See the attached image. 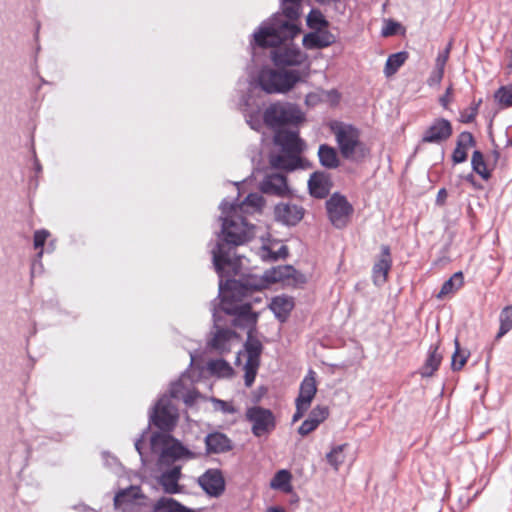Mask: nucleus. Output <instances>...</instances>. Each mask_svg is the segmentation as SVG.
<instances>
[{
  "label": "nucleus",
  "instance_id": "37",
  "mask_svg": "<svg viewBox=\"0 0 512 512\" xmlns=\"http://www.w3.org/2000/svg\"><path fill=\"white\" fill-rule=\"evenodd\" d=\"M408 59V53L405 51H400L394 54H391L385 64L384 74L387 77L394 75L398 69L405 63Z\"/></svg>",
  "mask_w": 512,
  "mask_h": 512
},
{
  "label": "nucleus",
  "instance_id": "54",
  "mask_svg": "<svg viewBox=\"0 0 512 512\" xmlns=\"http://www.w3.org/2000/svg\"><path fill=\"white\" fill-rule=\"evenodd\" d=\"M451 94H452V85H450V86L446 89V91H445L444 95H442V96L440 97V99H439L440 104H441L444 108H447V107H448V105H449V103L451 102V99H450Z\"/></svg>",
  "mask_w": 512,
  "mask_h": 512
},
{
  "label": "nucleus",
  "instance_id": "41",
  "mask_svg": "<svg viewBox=\"0 0 512 512\" xmlns=\"http://www.w3.org/2000/svg\"><path fill=\"white\" fill-rule=\"evenodd\" d=\"M454 343L455 351L452 355L451 368L453 371H459L467 362L470 353L467 350H463L460 348V344L457 338L455 339Z\"/></svg>",
  "mask_w": 512,
  "mask_h": 512
},
{
  "label": "nucleus",
  "instance_id": "7",
  "mask_svg": "<svg viewBox=\"0 0 512 512\" xmlns=\"http://www.w3.org/2000/svg\"><path fill=\"white\" fill-rule=\"evenodd\" d=\"M151 448L154 451H161V457L178 459H193L200 455L186 448L179 440L168 433H153L150 438Z\"/></svg>",
  "mask_w": 512,
  "mask_h": 512
},
{
  "label": "nucleus",
  "instance_id": "34",
  "mask_svg": "<svg viewBox=\"0 0 512 512\" xmlns=\"http://www.w3.org/2000/svg\"><path fill=\"white\" fill-rule=\"evenodd\" d=\"M153 512H195L171 497H161L153 506Z\"/></svg>",
  "mask_w": 512,
  "mask_h": 512
},
{
  "label": "nucleus",
  "instance_id": "24",
  "mask_svg": "<svg viewBox=\"0 0 512 512\" xmlns=\"http://www.w3.org/2000/svg\"><path fill=\"white\" fill-rule=\"evenodd\" d=\"M317 392L315 372L309 370L308 374L304 377L300 384L299 394L295 402L310 407L313 398Z\"/></svg>",
  "mask_w": 512,
  "mask_h": 512
},
{
  "label": "nucleus",
  "instance_id": "22",
  "mask_svg": "<svg viewBox=\"0 0 512 512\" xmlns=\"http://www.w3.org/2000/svg\"><path fill=\"white\" fill-rule=\"evenodd\" d=\"M141 498H143L141 488L131 485L116 493L114 496V506L116 509L127 511Z\"/></svg>",
  "mask_w": 512,
  "mask_h": 512
},
{
  "label": "nucleus",
  "instance_id": "18",
  "mask_svg": "<svg viewBox=\"0 0 512 512\" xmlns=\"http://www.w3.org/2000/svg\"><path fill=\"white\" fill-rule=\"evenodd\" d=\"M392 267V258L390 247L383 245L381 247V254L378 261L375 262L372 269V278L376 286L383 285L388 278V273Z\"/></svg>",
  "mask_w": 512,
  "mask_h": 512
},
{
  "label": "nucleus",
  "instance_id": "29",
  "mask_svg": "<svg viewBox=\"0 0 512 512\" xmlns=\"http://www.w3.org/2000/svg\"><path fill=\"white\" fill-rule=\"evenodd\" d=\"M264 204L263 197L258 193H250L240 204L230 203L228 202L229 213H250V208L252 211L260 210Z\"/></svg>",
  "mask_w": 512,
  "mask_h": 512
},
{
  "label": "nucleus",
  "instance_id": "55",
  "mask_svg": "<svg viewBox=\"0 0 512 512\" xmlns=\"http://www.w3.org/2000/svg\"><path fill=\"white\" fill-rule=\"evenodd\" d=\"M196 397H197V393L195 391H188V390H186V392H184V394H183L181 399L187 405H192L194 403Z\"/></svg>",
  "mask_w": 512,
  "mask_h": 512
},
{
  "label": "nucleus",
  "instance_id": "44",
  "mask_svg": "<svg viewBox=\"0 0 512 512\" xmlns=\"http://www.w3.org/2000/svg\"><path fill=\"white\" fill-rule=\"evenodd\" d=\"M50 236V233L46 229H40L36 230L34 232V239L33 244L35 249H40V251L37 253V258H41L43 255V246L47 240V238Z\"/></svg>",
  "mask_w": 512,
  "mask_h": 512
},
{
  "label": "nucleus",
  "instance_id": "36",
  "mask_svg": "<svg viewBox=\"0 0 512 512\" xmlns=\"http://www.w3.org/2000/svg\"><path fill=\"white\" fill-rule=\"evenodd\" d=\"M464 284V276L461 271H458L454 273L448 280H446L442 287L440 292L438 293L437 297L439 299L443 298L444 296L454 293L458 289H460Z\"/></svg>",
  "mask_w": 512,
  "mask_h": 512
},
{
  "label": "nucleus",
  "instance_id": "13",
  "mask_svg": "<svg viewBox=\"0 0 512 512\" xmlns=\"http://www.w3.org/2000/svg\"><path fill=\"white\" fill-rule=\"evenodd\" d=\"M214 328L216 329L213 338L209 342L212 349L220 354H225L231 350V342L236 337V333L228 328L221 326V317L216 307L213 310Z\"/></svg>",
  "mask_w": 512,
  "mask_h": 512
},
{
  "label": "nucleus",
  "instance_id": "35",
  "mask_svg": "<svg viewBox=\"0 0 512 512\" xmlns=\"http://www.w3.org/2000/svg\"><path fill=\"white\" fill-rule=\"evenodd\" d=\"M292 474L286 469L279 470L273 476L270 487L275 490H280L284 493H290L293 490L291 485Z\"/></svg>",
  "mask_w": 512,
  "mask_h": 512
},
{
  "label": "nucleus",
  "instance_id": "30",
  "mask_svg": "<svg viewBox=\"0 0 512 512\" xmlns=\"http://www.w3.org/2000/svg\"><path fill=\"white\" fill-rule=\"evenodd\" d=\"M442 361V354L439 352V343L429 347L427 358L420 369L422 377H431L439 368Z\"/></svg>",
  "mask_w": 512,
  "mask_h": 512
},
{
  "label": "nucleus",
  "instance_id": "17",
  "mask_svg": "<svg viewBox=\"0 0 512 512\" xmlns=\"http://www.w3.org/2000/svg\"><path fill=\"white\" fill-rule=\"evenodd\" d=\"M274 214L277 221L294 226L302 220L304 209L297 204L279 203L275 206Z\"/></svg>",
  "mask_w": 512,
  "mask_h": 512
},
{
  "label": "nucleus",
  "instance_id": "47",
  "mask_svg": "<svg viewBox=\"0 0 512 512\" xmlns=\"http://www.w3.org/2000/svg\"><path fill=\"white\" fill-rule=\"evenodd\" d=\"M169 392H170L171 398L181 399L184 392H186V389H185L182 381L178 380L171 384Z\"/></svg>",
  "mask_w": 512,
  "mask_h": 512
},
{
  "label": "nucleus",
  "instance_id": "59",
  "mask_svg": "<svg viewBox=\"0 0 512 512\" xmlns=\"http://www.w3.org/2000/svg\"><path fill=\"white\" fill-rule=\"evenodd\" d=\"M34 169L37 173H40L42 171L41 164L36 157L34 158Z\"/></svg>",
  "mask_w": 512,
  "mask_h": 512
},
{
  "label": "nucleus",
  "instance_id": "60",
  "mask_svg": "<svg viewBox=\"0 0 512 512\" xmlns=\"http://www.w3.org/2000/svg\"><path fill=\"white\" fill-rule=\"evenodd\" d=\"M466 181H468L469 183H471L472 185H475V178H474V175L472 173L468 174L466 177H465Z\"/></svg>",
  "mask_w": 512,
  "mask_h": 512
},
{
  "label": "nucleus",
  "instance_id": "23",
  "mask_svg": "<svg viewBox=\"0 0 512 512\" xmlns=\"http://www.w3.org/2000/svg\"><path fill=\"white\" fill-rule=\"evenodd\" d=\"M476 145V141L471 132H461L456 141V147L452 153V161L454 164H460L467 160L468 150Z\"/></svg>",
  "mask_w": 512,
  "mask_h": 512
},
{
  "label": "nucleus",
  "instance_id": "39",
  "mask_svg": "<svg viewBox=\"0 0 512 512\" xmlns=\"http://www.w3.org/2000/svg\"><path fill=\"white\" fill-rule=\"evenodd\" d=\"M500 327L496 335V340L502 338L510 330H512V305L504 307L499 315Z\"/></svg>",
  "mask_w": 512,
  "mask_h": 512
},
{
  "label": "nucleus",
  "instance_id": "16",
  "mask_svg": "<svg viewBox=\"0 0 512 512\" xmlns=\"http://www.w3.org/2000/svg\"><path fill=\"white\" fill-rule=\"evenodd\" d=\"M297 276H301L292 266L290 265H281L277 267H273L269 270H266L262 277H258L261 281H263V285L261 286V290L266 288L270 283L277 282H286L287 284H291V279L293 281L297 280Z\"/></svg>",
  "mask_w": 512,
  "mask_h": 512
},
{
  "label": "nucleus",
  "instance_id": "28",
  "mask_svg": "<svg viewBox=\"0 0 512 512\" xmlns=\"http://www.w3.org/2000/svg\"><path fill=\"white\" fill-rule=\"evenodd\" d=\"M181 475L180 467H173L170 470L163 472L159 478L158 483L163 491L167 494H176L180 492L181 487L178 483Z\"/></svg>",
  "mask_w": 512,
  "mask_h": 512
},
{
  "label": "nucleus",
  "instance_id": "51",
  "mask_svg": "<svg viewBox=\"0 0 512 512\" xmlns=\"http://www.w3.org/2000/svg\"><path fill=\"white\" fill-rule=\"evenodd\" d=\"M276 251H272L268 246L261 247L260 256L264 261H277Z\"/></svg>",
  "mask_w": 512,
  "mask_h": 512
},
{
  "label": "nucleus",
  "instance_id": "15",
  "mask_svg": "<svg viewBox=\"0 0 512 512\" xmlns=\"http://www.w3.org/2000/svg\"><path fill=\"white\" fill-rule=\"evenodd\" d=\"M200 487L212 497L220 496L225 490V480L220 470L209 469L198 478Z\"/></svg>",
  "mask_w": 512,
  "mask_h": 512
},
{
  "label": "nucleus",
  "instance_id": "1",
  "mask_svg": "<svg viewBox=\"0 0 512 512\" xmlns=\"http://www.w3.org/2000/svg\"><path fill=\"white\" fill-rule=\"evenodd\" d=\"M263 281L256 275H243L239 279L223 278L219 281V296L221 301L217 308L219 313L224 312L233 316L232 325L241 329H247V332L254 333L258 321V313L251 309L252 302H261L260 296L253 297L251 301H246L252 297L254 292H260Z\"/></svg>",
  "mask_w": 512,
  "mask_h": 512
},
{
  "label": "nucleus",
  "instance_id": "19",
  "mask_svg": "<svg viewBox=\"0 0 512 512\" xmlns=\"http://www.w3.org/2000/svg\"><path fill=\"white\" fill-rule=\"evenodd\" d=\"M274 141L286 153L299 154L304 148V142L297 131L279 130L276 132Z\"/></svg>",
  "mask_w": 512,
  "mask_h": 512
},
{
  "label": "nucleus",
  "instance_id": "33",
  "mask_svg": "<svg viewBox=\"0 0 512 512\" xmlns=\"http://www.w3.org/2000/svg\"><path fill=\"white\" fill-rule=\"evenodd\" d=\"M318 157L320 164L327 169H335L340 164L336 149L327 144L319 146Z\"/></svg>",
  "mask_w": 512,
  "mask_h": 512
},
{
  "label": "nucleus",
  "instance_id": "52",
  "mask_svg": "<svg viewBox=\"0 0 512 512\" xmlns=\"http://www.w3.org/2000/svg\"><path fill=\"white\" fill-rule=\"evenodd\" d=\"M296 405V411L292 417V422L299 421L305 414V412L309 409V407H306V405L300 404L295 402Z\"/></svg>",
  "mask_w": 512,
  "mask_h": 512
},
{
  "label": "nucleus",
  "instance_id": "38",
  "mask_svg": "<svg viewBox=\"0 0 512 512\" xmlns=\"http://www.w3.org/2000/svg\"><path fill=\"white\" fill-rule=\"evenodd\" d=\"M471 166L473 172L477 173L482 179L488 180L491 177V173L487 168L484 160L483 153L479 150H475L471 158Z\"/></svg>",
  "mask_w": 512,
  "mask_h": 512
},
{
  "label": "nucleus",
  "instance_id": "21",
  "mask_svg": "<svg viewBox=\"0 0 512 512\" xmlns=\"http://www.w3.org/2000/svg\"><path fill=\"white\" fill-rule=\"evenodd\" d=\"M329 416V409L326 406L317 405L309 413L306 420L298 428L301 436H307L314 431Z\"/></svg>",
  "mask_w": 512,
  "mask_h": 512
},
{
  "label": "nucleus",
  "instance_id": "8",
  "mask_svg": "<svg viewBox=\"0 0 512 512\" xmlns=\"http://www.w3.org/2000/svg\"><path fill=\"white\" fill-rule=\"evenodd\" d=\"M178 418V409L173 405L170 397L164 395L152 408L149 415V422L160 430L159 433L170 434L175 428Z\"/></svg>",
  "mask_w": 512,
  "mask_h": 512
},
{
  "label": "nucleus",
  "instance_id": "50",
  "mask_svg": "<svg viewBox=\"0 0 512 512\" xmlns=\"http://www.w3.org/2000/svg\"><path fill=\"white\" fill-rule=\"evenodd\" d=\"M400 27V24L393 21L387 20L385 27L382 29L383 36H391L397 32V29Z\"/></svg>",
  "mask_w": 512,
  "mask_h": 512
},
{
  "label": "nucleus",
  "instance_id": "61",
  "mask_svg": "<svg viewBox=\"0 0 512 512\" xmlns=\"http://www.w3.org/2000/svg\"><path fill=\"white\" fill-rule=\"evenodd\" d=\"M267 512H285V511L279 507H270L267 509Z\"/></svg>",
  "mask_w": 512,
  "mask_h": 512
},
{
  "label": "nucleus",
  "instance_id": "4",
  "mask_svg": "<svg viewBox=\"0 0 512 512\" xmlns=\"http://www.w3.org/2000/svg\"><path fill=\"white\" fill-rule=\"evenodd\" d=\"M335 139L344 159L360 162L370 153L369 148L360 140V131L351 124L336 123L331 126Z\"/></svg>",
  "mask_w": 512,
  "mask_h": 512
},
{
  "label": "nucleus",
  "instance_id": "25",
  "mask_svg": "<svg viewBox=\"0 0 512 512\" xmlns=\"http://www.w3.org/2000/svg\"><path fill=\"white\" fill-rule=\"evenodd\" d=\"M207 454H220L232 449L231 440L221 432L209 433L205 437Z\"/></svg>",
  "mask_w": 512,
  "mask_h": 512
},
{
  "label": "nucleus",
  "instance_id": "45",
  "mask_svg": "<svg viewBox=\"0 0 512 512\" xmlns=\"http://www.w3.org/2000/svg\"><path fill=\"white\" fill-rule=\"evenodd\" d=\"M451 42L448 44V46L441 52L438 53L436 59H435V67L440 69H445V65L448 61L450 49H451Z\"/></svg>",
  "mask_w": 512,
  "mask_h": 512
},
{
  "label": "nucleus",
  "instance_id": "58",
  "mask_svg": "<svg viewBox=\"0 0 512 512\" xmlns=\"http://www.w3.org/2000/svg\"><path fill=\"white\" fill-rule=\"evenodd\" d=\"M144 436L142 435L139 439L135 441V449L137 452L142 455V443H143Z\"/></svg>",
  "mask_w": 512,
  "mask_h": 512
},
{
  "label": "nucleus",
  "instance_id": "12",
  "mask_svg": "<svg viewBox=\"0 0 512 512\" xmlns=\"http://www.w3.org/2000/svg\"><path fill=\"white\" fill-rule=\"evenodd\" d=\"M262 343L253 333L247 332V340L245 342V350L247 353L246 363L244 365V380L247 387H251L255 381V377L260 365V355L262 353Z\"/></svg>",
  "mask_w": 512,
  "mask_h": 512
},
{
  "label": "nucleus",
  "instance_id": "48",
  "mask_svg": "<svg viewBox=\"0 0 512 512\" xmlns=\"http://www.w3.org/2000/svg\"><path fill=\"white\" fill-rule=\"evenodd\" d=\"M214 404H215L216 409L222 411L225 414H234L237 412L236 408L230 402L220 400V399H215Z\"/></svg>",
  "mask_w": 512,
  "mask_h": 512
},
{
  "label": "nucleus",
  "instance_id": "3",
  "mask_svg": "<svg viewBox=\"0 0 512 512\" xmlns=\"http://www.w3.org/2000/svg\"><path fill=\"white\" fill-rule=\"evenodd\" d=\"M282 14H274L254 33L255 44L259 47L275 46L292 40L300 28L296 21L301 14L302 0H280Z\"/></svg>",
  "mask_w": 512,
  "mask_h": 512
},
{
  "label": "nucleus",
  "instance_id": "53",
  "mask_svg": "<svg viewBox=\"0 0 512 512\" xmlns=\"http://www.w3.org/2000/svg\"><path fill=\"white\" fill-rule=\"evenodd\" d=\"M210 368L213 371L217 370H230L228 363L224 360H217L210 363Z\"/></svg>",
  "mask_w": 512,
  "mask_h": 512
},
{
  "label": "nucleus",
  "instance_id": "49",
  "mask_svg": "<svg viewBox=\"0 0 512 512\" xmlns=\"http://www.w3.org/2000/svg\"><path fill=\"white\" fill-rule=\"evenodd\" d=\"M444 76V70L435 67L434 70L431 72L429 78L427 79V84L429 86H435L439 85L443 79Z\"/></svg>",
  "mask_w": 512,
  "mask_h": 512
},
{
  "label": "nucleus",
  "instance_id": "57",
  "mask_svg": "<svg viewBox=\"0 0 512 512\" xmlns=\"http://www.w3.org/2000/svg\"><path fill=\"white\" fill-rule=\"evenodd\" d=\"M278 259H284L288 255V248L285 245H281L280 248L275 252Z\"/></svg>",
  "mask_w": 512,
  "mask_h": 512
},
{
  "label": "nucleus",
  "instance_id": "6",
  "mask_svg": "<svg viewBox=\"0 0 512 512\" xmlns=\"http://www.w3.org/2000/svg\"><path fill=\"white\" fill-rule=\"evenodd\" d=\"M263 119L268 127L277 129L283 126H297L305 120V116L296 104L278 101L265 109Z\"/></svg>",
  "mask_w": 512,
  "mask_h": 512
},
{
  "label": "nucleus",
  "instance_id": "2",
  "mask_svg": "<svg viewBox=\"0 0 512 512\" xmlns=\"http://www.w3.org/2000/svg\"><path fill=\"white\" fill-rule=\"evenodd\" d=\"M227 206V200L220 204L223 238L212 249L213 265L219 278H223L225 274H238L241 263L240 257L235 253V247L249 241L255 230V226L249 224L239 213H229Z\"/></svg>",
  "mask_w": 512,
  "mask_h": 512
},
{
  "label": "nucleus",
  "instance_id": "62",
  "mask_svg": "<svg viewBox=\"0 0 512 512\" xmlns=\"http://www.w3.org/2000/svg\"><path fill=\"white\" fill-rule=\"evenodd\" d=\"M33 275H34V269L32 268L31 269V276L33 277Z\"/></svg>",
  "mask_w": 512,
  "mask_h": 512
},
{
  "label": "nucleus",
  "instance_id": "31",
  "mask_svg": "<svg viewBox=\"0 0 512 512\" xmlns=\"http://www.w3.org/2000/svg\"><path fill=\"white\" fill-rule=\"evenodd\" d=\"M269 307L276 316V318L281 322H284L286 321L290 312L292 311L294 307V302L291 297L276 296L272 299Z\"/></svg>",
  "mask_w": 512,
  "mask_h": 512
},
{
  "label": "nucleus",
  "instance_id": "32",
  "mask_svg": "<svg viewBox=\"0 0 512 512\" xmlns=\"http://www.w3.org/2000/svg\"><path fill=\"white\" fill-rule=\"evenodd\" d=\"M270 164L275 169L293 171L300 165V158L293 153L277 154L270 157Z\"/></svg>",
  "mask_w": 512,
  "mask_h": 512
},
{
  "label": "nucleus",
  "instance_id": "56",
  "mask_svg": "<svg viewBox=\"0 0 512 512\" xmlns=\"http://www.w3.org/2000/svg\"><path fill=\"white\" fill-rule=\"evenodd\" d=\"M446 198H447V191L445 188H441L437 193L436 203L438 205H443L446 201Z\"/></svg>",
  "mask_w": 512,
  "mask_h": 512
},
{
  "label": "nucleus",
  "instance_id": "27",
  "mask_svg": "<svg viewBox=\"0 0 512 512\" xmlns=\"http://www.w3.org/2000/svg\"><path fill=\"white\" fill-rule=\"evenodd\" d=\"M310 194L316 198H325L330 191V180L324 172H314L308 181Z\"/></svg>",
  "mask_w": 512,
  "mask_h": 512
},
{
  "label": "nucleus",
  "instance_id": "14",
  "mask_svg": "<svg viewBox=\"0 0 512 512\" xmlns=\"http://www.w3.org/2000/svg\"><path fill=\"white\" fill-rule=\"evenodd\" d=\"M453 133L451 122L445 118H436L425 130L422 136L423 143L440 144L448 140Z\"/></svg>",
  "mask_w": 512,
  "mask_h": 512
},
{
  "label": "nucleus",
  "instance_id": "63",
  "mask_svg": "<svg viewBox=\"0 0 512 512\" xmlns=\"http://www.w3.org/2000/svg\"><path fill=\"white\" fill-rule=\"evenodd\" d=\"M509 144L512 146V139L509 141Z\"/></svg>",
  "mask_w": 512,
  "mask_h": 512
},
{
  "label": "nucleus",
  "instance_id": "9",
  "mask_svg": "<svg viewBox=\"0 0 512 512\" xmlns=\"http://www.w3.org/2000/svg\"><path fill=\"white\" fill-rule=\"evenodd\" d=\"M245 418L251 424V432L255 437L267 436L276 428L275 415L262 406L249 407Z\"/></svg>",
  "mask_w": 512,
  "mask_h": 512
},
{
  "label": "nucleus",
  "instance_id": "40",
  "mask_svg": "<svg viewBox=\"0 0 512 512\" xmlns=\"http://www.w3.org/2000/svg\"><path fill=\"white\" fill-rule=\"evenodd\" d=\"M347 447V444H341L333 447L330 452L326 454V460L330 466L333 467L335 471L339 470V467L345 461L344 450Z\"/></svg>",
  "mask_w": 512,
  "mask_h": 512
},
{
  "label": "nucleus",
  "instance_id": "42",
  "mask_svg": "<svg viewBox=\"0 0 512 512\" xmlns=\"http://www.w3.org/2000/svg\"><path fill=\"white\" fill-rule=\"evenodd\" d=\"M495 100L502 107L512 106V86H502L494 94Z\"/></svg>",
  "mask_w": 512,
  "mask_h": 512
},
{
  "label": "nucleus",
  "instance_id": "26",
  "mask_svg": "<svg viewBox=\"0 0 512 512\" xmlns=\"http://www.w3.org/2000/svg\"><path fill=\"white\" fill-rule=\"evenodd\" d=\"M336 41L335 36L327 30L318 29L308 33L303 38V45L307 49H321L332 45Z\"/></svg>",
  "mask_w": 512,
  "mask_h": 512
},
{
  "label": "nucleus",
  "instance_id": "10",
  "mask_svg": "<svg viewBox=\"0 0 512 512\" xmlns=\"http://www.w3.org/2000/svg\"><path fill=\"white\" fill-rule=\"evenodd\" d=\"M279 45L272 46L275 49L271 53L272 61L276 67H299L304 65L309 70L310 63L305 52L297 46L278 47Z\"/></svg>",
  "mask_w": 512,
  "mask_h": 512
},
{
  "label": "nucleus",
  "instance_id": "46",
  "mask_svg": "<svg viewBox=\"0 0 512 512\" xmlns=\"http://www.w3.org/2000/svg\"><path fill=\"white\" fill-rule=\"evenodd\" d=\"M481 104V99L475 103L469 110V112H464L461 114V121L463 123H471L475 120L476 115L478 114V109Z\"/></svg>",
  "mask_w": 512,
  "mask_h": 512
},
{
  "label": "nucleus",
  "instance_id": "5",
  "mask_svg": "<svg viewBox=\"0 0 512 512\" xmlns=\"http://www.w3.org/2000/svg\"><path fill=\"white\" fill-rule=\"evenodd\" d=\"M304 75L299 70H262L259 74V85L268 94L286 93L295 87L298 82L304 80Z\"/></svg>",
  "mask_w": 512,
  "mask_h": 512
},
{
  "label": "nucleus",
  "instance_id": "11",
  "mask_svg": "<svg viewBox=\"0 0 512 512\" xmlns=\"http://www.w3.org/2000/svg\"><path fill=\"white\" fill-rule=\"evenodd\" d=\"M326 209L332 225L338 229L347 226L353 213V207L345 196L338 193L333 194L326 201Z\"/></svg>",
  "mask_w": 512,
  "mask_h": 512
},
{
  "label": "nucleus",
  "instance_id": "43",
  "mask_svg": "<svg viewBox=\"0 0 512 512\" xmlns=\"http://www.w3.org/2000/svg\"><path fill=\"white\" fill-rule=\"evenodd\" d=\"M307 25L312 29L327 27L328 22L319 10H311L307 17Z\"/></svg>",
  "mask_w": 512,
  "mask_h": 512
},
{
  "label": "nucleus",
  "instance_id": "20",
  "mask_svg": "<svg viewBox=\"0 0 512 512\" xmlns=\"http://www.w3.org/2000/svg\"><path fill=\"white\" fill-rule=\"evenodd\" d=\"M265 194L284 196L289 192L287 178L280 173L266 175L260 185Z\"/></svg>",
  "mask_w": 512,
  "mask_h": 512
}]
</instances>
